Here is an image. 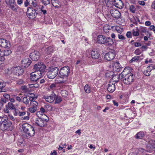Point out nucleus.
<instances>
[{
    "instance_id": "9",
    "label": "nucleus",
    "mask_w": 155,
    "mask_h": 155,
    "mask_svg": "<svg viewBox=\"0 0 155 155\" xmlns=\"http://www.w3.org/2000/svg\"><path fill=\"white\" fill-rule=\"evenodd\" d=\"M115 52L114 50L111 49L104 55V59L108 61L113 60L115 57Z\"/></svg>"
},
{
    "instance_id": "36",
    "label": "nucleus",
    "mask_w": 155,
    "mask_h": 155,
    "mask_svg": "<svg viewBox=\"0 0 155 155\" xmlns=\"http://www.w3.org/2000/svg\"><path fill=\"white\" fill-rule=\"evenodd\" d=\"M5 2L7 5L9 7L12 4H13L15 2V0H5Z\"/></svg>"
},
{
    "instance_id": "16",
    "label": "nucleus",
    "mask_w": 155,
    "mask_h": 155,
    "mask_svg": "<svg viewBox=\"0 0 155 155\" xmlns=\"http://www.w3.org/2000/svg\"><path fill=\"white\" fill-rule=\"evenodd\" d=\"M155 69V67L152 65L151 64L147 67L146 70L143 72L144 74L147 76H149L151 74L150 72L153 70H154Z\"/></svg>"
},
{
    "instance_id": "43",
    "label": "nucleus",
    "mask_w": 155,
    "mask_h": 155,
    "mask_svg": "<svg viewBox=\"0 0 155 155\" xmlns=\"http://www.w3.org/2000/svg\"><path fill=\"white\" fill-rule=\"evenodd\" d=\"M13 110H14L13 114L15 116H17L18 115L19 111L18 109L15 107V109H14Z\"/></svg>"
},
{
    "instance_id": "54",
    "label": "nucleus",
    "mask_w": 155,
    "mask_h": 155,
    "mask_svg": "<svg viewBox=\"0 0 155 155\" xmlns=\"http://www.w3.org/2000/svg\"><path fill=\"white\" fill-rule=\"evenodd\" d=\"M3 96L5 98V99L7 100L9 99L10 97V95L6 93L4 94Z\"/></svg>"
},
{
    "instance_id": "51",
    "label": "nucleus",
    "mask_w": 155,
    "mask_h": 155,
    "mask_svg": "<svg viewBox=\"0 0 155 155\" xmlns=\"http://www.w3.org/2000/svg\"><path fill=\"white\" fill-rule=\"evenodd\" d=\"M21 95V94H18V96H15V99L18 102H20L21 101V99L19 97Z\"/></svg>"
},
{
    "instance_id": "7",
    "label": "nucleus",
    "mask_w": 155,
    "mask_h": 155,
    "mask_svg": "<svg viewBox=\"0 0 155 155\" xmlns=\"http://www.w3.org/2000/svg\"><path fill=\"white\" fill-rule=\"evenodd\" d=\"M134 77L133 74H132L127 75L125 76V78L123 80V82L126 84H130L133 82Z\"/></svg>"
},
{
    "instance_id": "13",
    "label": "nucleus",
    "mask_w": 155,
    "mask_h": 155,
    "mask_svg": "<svg viewBox=\"0 0 155 155\" xmlns=\"http://www.w3.org/2000/svg\"><path fill=\"white\" fill-rule=\"evenodd\" d=\"M56 95L55 94H51L49 96H44L43 98L45 100L46 102L52 103L55 100Z\"/></svg>"
},
{
    "instance_id": "35",
    "label": "nucleus",
    "mask_w": 155,
    "mask_h": 155,
    "mask_svg": "<svg viewBox=\"0 0 155 155\" xmlns=\"http://www.w3.org/2000/svg\"><path fill=\"white\" fill-rule=\"evenodd\" d=\"M141 56H135L130 61V63H132L133 62H137L140 59Z\"/></svg>"
},
{
    "instance_id": "37",
    "label": "nucleus",
    "mask_w": 155,
    "mask_h": 155,
    "mask_svg": "<svg viewBox=\"0 0 155 155\" xmlns=\"http://www.w3.org/2000/svg\"><path fill=\"white\" fill-rule=\"evenodd\" d=\"M55 104L59 103L62 101L61 98L60 96H58L57 97L55 96Z\"/></svg>"
},
{
    "instance_id": "46",
    "label": "nucleus",
    "mask_w": 155,
    "mask_h": 155,
    "mask_svg": "<svg viewBox=\"0 0 155 155\" xmlns=\"http://www.w3.org/2000/svg\"><path fill=\"white\" fill-rule=\"evenodd\" d=\"M5 83L1 82L0 83V89H8L7 88L5 87Z\"/></svg>"
},
{
    "instance_id": "4",
    "label": "nucleus",
    "mask_w": 155,
    "mask_h": 155,
    "mask_svg": "<svg viewBox=\"0 0 155 155\" xmlns=\"http://www.w3.org/2000/svg\"><path fill=\"white\" fill-rule=\"evenodd\" d=\"M70 72V68L68 66H64L60 69L58 76L61 78H64L66 80Z\"/></svg>"
},
{
    "instance_id": "21",
    "label": "nucleus",
    "mask_w": 155,
    "mask_h": 155,
    "mask_svg": "<svg viewBox=\"0 0 155 155\" xmlns=\"http://www.w3.org/2000/svg\"><path fill=\"white\" fill-rule=\"evenodd\" d=\"M113 70L114 71L118 72L120 69L122 68V67L119 63L117 61L114 62L113 65Z\"/></svg>"
},
{
    "instance_id": "2",
    "label": "nucleus",
    "mask_w": 155,
    "mask_h": 155,
    "mask_svg": "<svg viewBox=\"0 0 155 155\" xmlns=\"http://www.w3.org/2000/svg\"><path fill=\"white\" fill-rule=\"evenodd\" d=\"M97 41L99 44H103L106 46H111L114 42L110 37H106L103 35H99L97 37Z\"/></svg>"
},
{
    "instance_id": "19",
    "label": "nucleus",
    "mask_w": 155,
    "mask_h": 155,
    "mask_svg": "<svg viewBox=\"0 0 155 155\" xmlns=\"http://www.w3.org/2000/svg\"><path fill=\"white\" fill-rule=\"evenodd\" d=\"M91 56L93 59H97L100 57V54L97 49H94L91 52Z\"/></svg>"
},
{
    "instance_id": "29",
    "label": "nucleus",
    "mask_w": 155,
    "mask_h": 155,
    "mask_svg": "<svg viewBox=\"0 0 155 155\" xmlns=\"http://www.w3.org/2000/svg\"><path fill=\"white\" fill-rule=\"evenodd\" d=\"M84 89L85 92L86 93L89 94L91 92V87L89 84H86L85 86H84Z\"/></svg>"
},
{
    "instance_id": "25",
    "label": "nucleus",
    "mask_w": 155,
    "mask_h": 155,
    "mask_svg": "<svg viewBox=\"0 0 155 155\" xmlns=\"http://www.w3.org/2000/svg\"><path fill=\"white\" fill-rule=\"evenodd\" d=\"M144 136V134L143 131L137 133L135 135V137L137 139H142Z\"/></svg>"
},
{
    "instance_id": "31",
    "label": "nucleus",
    "mask_w": 155,
    "mask_h": 155,
    "mask_svg": "<svg viewBox=\"0 0 155 155\" xmlns=\"http://www.w3.org/2000/svg\"><path fill=\"white\" fill-rule=\"evenodd\" d=\"M106 76L110 78H111L114 77V73L112 71H108L106 73Z\"/></svg>"
},
{
    "instance_id": "12",
    "label": "nucleus",
    "mask_w": 155,
    "mask_h": 155,
    "mask_svg": "<svg viewBox=\"0 0 155 155\" xmlns=\"http://www.w3.org/2000/svg\"><path fill=\"white\" fill-rule=\"evenodd\" d=\"M12 52L10 50H5L4 51H1V56L0 57V63H2V62L5 59L4 56H7L10 54Z\"/></svg>"
},
{
    "instance_id": "62",
    "label": "nucleus",
    "mask_w": 155,
    "mask_h": 155,
    "mask_svg": "<svg viewBox=\"0 0 155 155\" xmlns=\"http://www.w3.org/2000/svg\"><path fill=\"white\" fill-rule=\"evenodd\" d=\"M140 48L142 49V51H146L147 48L146 46H143L141 47Z\"/></svg>"
},
{
    "instance_id": "56",
    "label": "nucleus",
    "mask_w": 155,
    "mask_h": 155,
    "mask_svg": "<svg viewBox=\"0 0 155 155\" xmlns=\"http://www.w3.org/2000/svg\"><path fill=\"white\" fill-rule=\"evenodd\" d=\"M26 114V112L25 111L20 112L19 113L18 115L20 117L22 116L25 115Z\"/></svg>"
},
{
    "instance_id": "61",
    "label": "nucleus",
    "mask_w": 155,
    "mask_h": 155,
    "mask_svg": "<svg viewBox=\"0 0 155 155\" xmlns=\"http://www.w3.org/2000/svg\"><path fill=\"white\" fill-rule=\"evenodd\" d=\"M151 23L149 21H146L145 22V25L147 26H150L151 25Z\"/></svg>"
},
{
    "instance_id": "55",
    "label": "nucleus",
    "mask_w": 155,
    "mask_h": 155,
    "mask_svg": "<svg viewBox=\"0 0 155 155\" xmlns=\"http://www.w3.org/2000/svg\"><path fill=\"white\" fill-rule=\"evenodd\" d=\"M126 36L128 38H131L132 37L131 32L130 31L127 32L126 33Z\"/></svg>"
},
{
    "instance_id": "45",
    "label": "nucleus",
    "mask_w": 155,
    "mask_h": 155,
    "mask_svg": "<svg viewBox=\"0 0 155 155\" xmlns=\"http://www.w3.org/2000/svg\"><path fill=\"white\" fill-rule=\"evenodd\" d=\"M23 102L25 104H28L29 103V101L26 97H24L23 98Z\"/></svg>"
},
{
    "instance_id": "60",
    "label": "nucleus",
    "mask_w": 155,
    "mask_h": 155,
    "mask_svg": "<svg viewBox=\"0 0 155 155\" xmlns=\"http://www.w3.org/2000/svg\"><path fill=\"white\" fill-rule=\"evenodd\" d=\"M55 84L54 83L52 84L50 86V88L52 89H54L55 87Z\"/></svg>"
},
{
    "instance_id": "14",
    "label": "nucleus",
    "mask_w": 155,
    "mask_h": 155,
    "mask_svg": "<svg viewBox=\"0 0 155 155\" xmlns=\"http://www.w3.org/2000/svg\"><path fill=\"white\" fill-rule=\"evenodd\" d=\"M40 53L38 52L35 51L31 53L30 54V57L31 58L33 61H35L38 59Z\"/></svg>"
},
{
    "instance_id": "48",
    "label": "nucleus",
    "mask_w": 155,
    "mask_h": 155,
    "mask_svg": "<svg viewBox=\"0 0 155 155\" xmlns=\"http://www.w3.org/2000/svg\"><path fill=\"white\" fill-rule=\"evenodd\" d=\"M141 53V51L139 48L136 49L134 52V53L137 55L140 54Z\"/></svg>"
},
{
    "instance_id": "41",
    "label": "nucleus",
    "mask_w": 155,
    "mask_h": 155,
    "mask_svg": "<svg viewBox=\"0 0 155 155\" xmlns=\"http://www.w3.org/2000/svg\"><path fill=\"white\" fill-rule=\"evenodd\" d=\"M140 30V32L142 33H146L147 31V29H146V27L141 26L139 28V30Z\"/></svg>"
},
{
    "instance_id": "40",
    "label": "nucleus",
    "mask_w": 155,
    "mask_h": 155,
    "mask_svg": "<svg viewBox=\"0 0 155 155\" xmlns=\"http://www.w3.org/2000/svg\"><path fill=\"white\" fill-rule=\"evenodd\" d=\"M115 29L117 32L120 34H121L123 32V29L120 28L119 26H116Z\"/></svg>"
},
{
    "instance_id": "27",
    "label": "nucleus",
    "mask_w": 155,
    "mask_h": 155,
    "mask_svg": "<svg viewBox=\"0 0 155 155\" xmlns=\"http://www.w3.org/2000/svg\"><path fill=\"white\" fill-rule=\"evenodd\" d=\"M18 68L15 67L11 68L10 71L12 74L18 75Z\"/></svg>"
},
{
    "instance_id": "10",
    "label": "nucleus",
    "mask_w": 155,
    "mask_h": 155,
    "mask_svg": "<svg viewBox=\"0 0 155 155\" xmlns=\"http://www.w3.org/2000/svg\"><path fill=\"white\" fill-rule=\"evenodd\" d=\"M12 123L8 120L4 121L0 125V129L3 130H8L10 127L12 125Z\"/></svg>"
},
{
    "instance_id": "17",
    "label": "nucleus",
    "mask_w": 155,
    "mask_h": 155,
    "mask_svg": "<svg viewBox=\"0 0 155 155\" xmlns=\"http://www.w3.org/2000/svg\"><path fill=\"white\" fill-rule=\"evenodd\" d=\"M110 13L112 16L116 19L120 18L121 14L117 10L111 9L110 10Z\"/></svg>"
},
{
    "instance_id": "20",
    "label": "nucleus",
    "mask_w": 155,
    "mask_h": 155,
    "mask_svg": "<svg viewBox=\"0 0 155 155\" xmlns=\"http://www.w3.org/2000/svg\"><path fill=\"white\" fill-rule=\"evenodd\" d=\"M21 62L22 66L26 68L30 65L31 61L28 58H26L23 59L21 61Z\"/></svg>"
},
{
    "instance_id": "47",
    "label": "nucleus",
    "mask_w": 155,
    "mask_h": 155,
    "mask_svg": "<svg viewBox=\"0 0 155 155\" xmlns=\"http://www.w3.org/2000/svg\"><path fill=\"white\" fill-rule=\"evenodd\" d=\"M17 83L19 85L23 84L25 82L24 80L22 79H19L16 81Z\"/></svg>"
},
{
    "instance_id": "53",
    "label": "nucleus",
    "mask_w": 155,
    "mask_h": 155,
    "mask_svg": "<svg viewBox=\"0 0 155 155\" xmlns=\"http://www.w3.org/2000/svg\"><path fill=\"white\" fill-rule=\"evenodd\" d=\"M120 34H118L117 35V36L118 38L121 40H124L125 39V37L123 35Z\"/></svg>"
},
{
    "instance_id": "15",
    "label": "nucleus",
    "mask_w": 155,
    "mask_h": 155,
    "mask_svg": "<svg viewBox=\"0 0 155 155\" xmlns=\"http://www.w3.org/2000/svg\"><path fill=\"white\" fill-rule=\"evenodd\" d=\"M0 46L4 48H9L11 46V45L9 42L7 40L3 38H0Z\"/></svg>"
},
{
    "instance_id": "11",
    "label": "nucleus",
    "mask_w": 155,
    "mask_h": 155,
    "mask_svg": "<svg viewBox=\"0 0 155 155\" xmlns=\"http://www.w3.org/2000/svg\"><path fill=\"white\" fill-rule=\"evenodd\" d=\"M31 107L29 108L28 110L31 113L35 112L37 110L38 103L36 101L30 102Z\"/></svg>"
},
{
    "instance_id": "26",
    "label": "nucleus",
    "mask_w": 155,
    "mask_h": 155,
    "mask_svg": "<svg viewBox=\"0 0 155 155\" xmlns=\"http://www.w3.org/2000/svg\"><path fill=\"white\" fill-rule=\"evenodd\" d=\"M5 106L6 108L10 110L15 109V105L11 102L8 103Z\"/></svg>"
},
{
    "instance_id": "38",
    "label": "nucleus",
    "mask_w": 155,
    "mask_h": 155,
    "mask_svg": "<svg viewBox=\"0 0 155 155\" xmlns=\"http://www.w3.org/2000/svg\"><path fill=\"white\" fill-rule=\"evenodd\" d=\"M129 9L130 11L132 13H135L136 10V7L133 5L130 6Z\"/></svg>"
},
{
    "instance_id": "57",
    "label": "nucleus",
    "mask_w": 155,
    "mask_h": 155,
    "mask_svg": "<svg viewBox=\"0 0 155 155\" xmlns=\"http://www.w3.org/2000/svg\"><path fill=\"white\" fill-rule=\"evenodd\" d=\"M41 113H42L40 111H38L37 112L36 115L38 117V118L41 117L42 116Z\"/></svg>"
},
{
    "instance_id": "42",
    "label": "nucleus",
    "mask_w": 155,
    "mask_h": 155,
    "mask_svg": "<svg viewBox=\"0 0 155 155\" xmlns=\"http://www.w3.org/2000/svg\"><path fill=\"white\" fill-rule=\"evenodd\" d=\"M42 3L45 5H47L50 3V0H41Z\"/></svg>"
},
{
    "instance_id": "32",
    "label": "nucleus",
    "mask_w": 155,
    "mask_h": 155,
    "mask_svg": "<svg viewBox=\"0 0 155 155\" xmlns=\"http://www.w3.org/2000/svg\"><path fill=\"white\" fill-rule=\"evenodd\" d=\"M132 34L134 36H137L139 35V29L137 27L135 29H133L132 31Z\"/></svg>"
},
{
    "instance_id": "5",
    "label": "nucleus",
    "mask_w": 155,
    "mask_h": 155,
    "mask_svg": "<svg viewBox=\"0 0 155 155\" xmlns=\"http://www.w3.org/2000/svg\"><path fill=\"white\" fill-rule=\"evenodd\" d=\"M59 72V69L58 67L51 68L48 70L46 75L48 78L53 79L58 75Z\"/></svg>"
},
{
    "instance_id": "3",
    "label": "nucleus",
    "mask_w": 155,
    "mask_h": 155,
    "mask_svg": "<svg viewBox=\"0 0 155 155\" xmlns=\"http://www.w3.org/2000/svg\"><path fill=\"white\" fill-rule=\"evenodd\" d=\"M22 128L25 133L30 137L33 136L35 133L34 127L30 124L28 123H24L22 126Z\"/></svg>"
},
{
    "instance_id": "63",
    "label": "nucleus",
    "mask_w": 155,
    "mask_h": 155,
    "mask_svg": "<svg viewBox=\"0 0 155 155\" xmlns=\"http://www.w3.org/2000/svg\"><path fill=\"white\" fill-rule=\"evenodd\" d=\"M134 45L136 47H138L140 46L141 45V44L140 43L137 42L134 43Z\"/></svg>"
},
{
    "instance_id": "34",
    "label": "nucleus",
    "mask_w": 155,
    "mask_h": 155,
    "mask_svg": "<svg viewBox=\"0 0 155 155\" xmlns=\"http://www.w3.org/2000/svg\"><path fill=\"white\" fill-rule=\"evenodd\" d=\"M7 116L5 115L2 117H0V125L4 122L8 120Z\"/></svg>"
},
{
    "instance_id": "49",
    "label": "nucleus",
    "mask_w": 155,
    "mask_h": 155,
    "mask_svg": "<svg viewBox=\"0 0 155 155\" xmlns=\"http://www.w3.org/2000/svg\"><path fill=\"white\" fill-rule=\"evenodd\" d=\"M21 89L25 92H26L28 91V89L27 88V87L26 86H22L21 87Z\"/></svg>"
},
{
    "instance_id": "30",
    "label": "nucleus",
    "mask_w": 155,
    "mask_h": 155,
    "mask_svg": "<svg viewBox=\"0 0 155 155\" xmlns=\"http://www.w3.org/2000/svg\"><path fill=\"white\" fill-rule=\"evenodd\" d=\"M26 1L31 4L32 6L35 7L37 6V1L36 0H26Z\"/></svg>"
},
{
    "instance_id": "24",
    "label": "nucleus",
    "mask_w": 155,
    "mask_h": 155,
    "mask_svg": "<svg viewBox=\"0 0 155 155\" xmlns=\"http://www.w3.org/2000/svg\"><path fill=\"white\" fill-rule=\"evenodd\" d=\"M8 7L15 12H17L18 9L19 8L15 2L13 4L9 6Z\"/></svg>"
},
{
    "instance_id": "52",
    "label": "nucleus",
    "mask_w": 155,
    "mask_h": 155,
    "mask_svg": "<svg viewBox=\"0 0 155 155\" xmlns=\"http://www.w3.org/2000/svg\"><path fill=\"white\" fill-rule=\"evenodd\" d=\"M23 70L22 68H18V76L21 74L23 72Z\"/></svg>"
},
{
    "instance_id": "33",
    "label": "nucleus",
    "mask_w": 155,
    "mask_h": 155,
    "mask_svg": "<svg viewBox=\"0 0 155 155\" xmlns=\"http://www.w3.org/2000/svg\"><path fill=\"white\" fill-rule=\"evenodd\" d=\"M110 26L107 25H104L103 27V30L106 34L108 33L110 29Z\"/></svg>"
},
{
    "instance_id": "59",
    "label": "nucleus",
    "mask_w": 155,
    "mask_h": 155,
    "mask_svg": "<svg viewBox=\"0 0 155 155\" xmlns=\"http://www.w3.org/2000/svg\"><path fill=\"white\" fill-rule=\"evenodd\" d=\"M0 100L2 103H6L7 102V99L3 98H1Z\"/></svg>"
},
{
    "instance_id": "39",
    "label": "nucleus",
    "mask_w": 155,
    "mask_h": 155,
    "mask_svg": "<svg viewBox=\"0 0 155 155\" xmlns=\"http://www.w3.org/2000/svg\"><path fill=\"white\" fill-rule=\"evenodd\" d=\"M61 94L63 97H66L68 95V92L66 90H63L61 91Z\"/></svg>"
},
{
    "instance_id": "58",
    "label": "nucleus",
    "mask_w": 155,
    "mask_h": 155,
    "mask_svg": "<svg viewBox=\"0 0 155 155\" xmlns=\"http://www.w3.org/2000/svg\"><path fill=\"white\" fill-rule=\"evenodd\" d=\"M9 99V101H10L9 102H11L12 103H15V98H14V97H10Z\"/></svg>"
},
{
    "instance_id": "23",
    "label": "nucleus",
    "mask_w": 155,
    "mask_h": 155,
    "mask_svg": "<svg viewBox=\"0 0 155 155\" xmlns=\"http://www.w3.org/2000/svg\"><path fill=\"white\" fill-rule=\"evenodd\" d=\"M55 49V48L54 46H50L45 48V51L47 54H50L51 53H53Z\"/></svg>"
},
{
    "instance_id": "28",
    "label": "nucleus",
    "mask_w": 155,
    "mask_h": 155,
    "mask_svg": "<svg viewBox=\"0 0 155 155\" xmlns=\"http://www.w3.org/2000/svg\"><path fill=\"white\" fill-rule=\"evenodd\" d=\"M51 3L53 6L55 7L56 8H58L59 7L58 5L59 2L58 0H51Z\"/></svg>"
},
{
    "instance_id": "22",
    "label": "nucleus",
    "mask_w": 155,
    "mask_h": 155,
    "mask_svg": "<svg viewBox=\"0 0 155 155\" xmlns=\"http://www.w3.org/2000/svg\"><path fill=\"white\" fill-rule=\"evenodd\" d=\"M115 83H114L111 82H110L108 84L107 90L110 92L112 93L115 91Z\"/></svg>"
},
{
    "instance_id": "18",
    "label": "nucleus",
    "mask_w": 155,
    "mask_h": 155,
    "mask_svg": "<svg viewBox=\"0 0 155 155\" xmlns=\"http://www.w3.org/2000/svg\"><path fill=\"white\" fill-rule=\"evenodd\" d=\"M112 4L116 7L120 9L122 8L124 6V4L121 0H114Z\"/></svg>"
},
{
    "instance_id": "44",
    "label": "nucleus",
    "mask_w": 155,
    "mask_h": 155,
    "mask_svg": "<svg viewBox=\"0 0 155 155\" xmlns=\"http://www.w3.org/2000/svg\"><path fill=\"white\" fill-rule=\"evenodd\" d=\"M37 98V96H35L34 95V97H30L28 98V100L31 101V102H32L34 101H35L36 100Z\"/></svg>"
},
{
    "instance_id": "64",
    "label": "nucleus",
    "mask_w": 155,
    "mask_h": 155,
    "mask_svg": "<svg viewBox=\"0 0 155 155\" xmlns=\"http://www.w3.org/2000/svg\"><path fill=\"white\" fill-rule=\"evenodd\" d=\"M124 77V74L123 73H121L119 75V79H121L123 78Z\"/></svg>"
},
{
    "instance_id": "1",
    "label": "nucleus",
    "mask_w": 155,
    "mask_h": 155,
    "mask_svg": "<svg viewBox=\"0 0 155 155\" xmlns=\"http://www.w3.org/2000/svg\"><path fill=\"white\" fill-rule=\"evenodd\" d=\"M46 66L42 62H38L34 66V72L30 74L31 80L33 81H37L45 74Z\"/></svg>"
},
{
    "instance_id": "8",
    "label": "nucleus",
    "mask_w": 155,
    "mask_h": 155,
    "mask_svg": "<svg viewBox=\"0 0 155 155\" xmlns=\"http://www.w3.org/2000/svg\"><path fill=\"white\" fill-rule=\"evenodd\" d=\"M36 10L33 9L32 7H28L27 8V15L28 17L30 19H33L35 17V13Z\"/></svg>"
},
{
    "instance_id": "6",
    "label": "nucleus",
    "mask_w": 155,
    "mask_h": 155,
    "mask_svg": "<svg viewBox=\"0 0 155 155\" xmlns=\"http://www.w3.org/2000/svg\"><path fill=\"white\" fill-rule=\"evenodd\" d=\"M48 120V117L47 119L42 118L41 117L38 118L36 120L35 124L40 127H44L46 125Z\"/></svg>"
},
{
    "instance_id": "50",
    "label": "nucleus",
    "mask_w": 155,
    "mask_h": 155,
    "mask_svg": "<svg viewBox=\"0 0 155 155\" xmlns=\"http://www.w3.org/2000/svg\"><path fill=\"white\" fill-rule=\"evenodd\" d=\"M149 28L150 30L153 31L155 33V26L154 25H151Z\"/></svg>"
}]
</instances>
